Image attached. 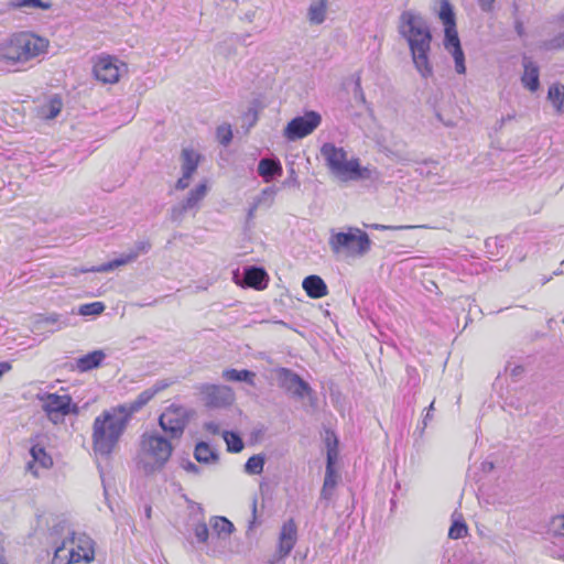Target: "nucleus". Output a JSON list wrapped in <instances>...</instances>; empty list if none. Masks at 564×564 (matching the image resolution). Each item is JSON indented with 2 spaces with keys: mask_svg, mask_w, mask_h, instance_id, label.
<instances>
[{
  "mask_svg": "<svg viewBox=\"0 0 564 564\" xmlns=\"http://www.w3.org/2000/svg\"><path fill=\"white\" fill-rule=\"evenodd\" d=\"M399 33L406 40L415 69L423 78L433 76L430 62L432 34L426 21L412 11L400 17Z\"/></svg>",
  "mask_w": 564,
  "mask_h": 564,
  "instance_id": "f257e3e1",
  "label": "nucleus"
},
{
  "mask_svg": "<svg viewBox=\"0 0 564 564\" xmlns=\"http://www.w3.org/2000/svg\"><path fill=\"white\" fill-rule=\"evenodd\" d=\"M130 419L123 408H112L98 415L93 424V448L100 456H110L123 435Z\"/></svg>",
  "mask_w": 564,
  "mask_h": 564,
  "instance_id": "f03ea898",
  "label": "nucleus"
},
{
  "mask_svg": "<svg viewBox=\"0 0 564 564\" xmlns=\"http://www.w3.org/2000/svg\"><path fill=\"white\" fill-rule=\"evenodd\" d=\"M171 441L158 432H144L140 436L135 465L145 475L161 471L173 453Z\"/></svg>",
  "mask_w": 564,
  "mask_h": 564,
  "instance_id": "7ed1b4c3",
  "label": "nucleus"
},
{
  "mask_svg": "<svg viewBox=\"0 0 564 564\" xmlns=\"http://www.w3.org/2000/svg\"><path fill=\"white\" fill-rule=\"evenodd\" d=\"M48 41L31 32H18L0 43V62L7 65L26 63L45 53Z\"/></svg>",
  "mask_w": 564,
  "mask_h": 564,
  "instance_id": "20e7f679",
  "label": "nucleus"
},
{
  "mask_svg": "<svg viewBox=\"0 0 564 564\" xmlns=\"http://www.w3.org/2000/svg\"><path fill=\"white\" fill-rule=\"evenodd\" d=\"M321 154L332 173L343 180H359L369 175V170L361 167L358 159L347 160V152L334 143H324Z\"/></svg>",
  "mask_w": 564,
  "mask_h": 564,
  "instance_id": "39448f33",
  "label": "nucleus"
},
{
  "mask_svg": "<svg viewBox=\"0 0 564 564\" xmlns=\"http://www.w3.org/2000/svg\"><path fill=\"white\" fill-rule=\"evenodd\" d=\"M65 529H67V536L63 539L59 545H56L55 557L62 556V553L65 551L67 543H70L76 544V549L73 547L69 550L68 563H91L95 558V550L94 541L89 536L83 534L76 538L75 532L68 529L66 521H62L58 524H56L52 529L51 535H57L62 533Z\"/></svg>",
  "mask_w": 564,
  "mask_h": 564,
  "instance_id": "423d86ee",
  "label": "nucleus"
},
{
  "mask_svg": "<svg viewBox=\"0 0 564 564\" xmlns=\"http://www.w3.org/2000/svg\"><path fill=\"white\" fill-rule=\"evenodd\" d=\"M328 245L335 254L345 253L347 256L361 257L370 250L371 240L361 229L348 227L346 232H335L332 230Z\"/></svg>",
  "mask_w": 564,
  "mask_h": 564,
  "instance_id": "0eeeda50",
  "label": "nucleus"
},
{
  "mask_svg": "<svg viewBox=\"0 0 564 564\" xmlns=\"http://www.w3.org/2000/svg\"><path fill=\"white\" fill-rule=\"evenodd\" d=\"M440 19L444 24L445 31L444 46L454 57L456 72L465 74V55L456 30L455 13L449 2H442Z\"/></svg>",
  "mask_w": 564,
  "mask_h": 564,
  "instance_id": "6e6552de",
  "label": "nucleus"
},
{
  "mask_svg": "<svg viewBox=\"0 0 564 564\" xmlns=\"http://www.w3.org/2000/svg\"><path fill=\"white\" fill-rule=\"evenodd\" d=\"M191 412L182 405H170L159 417L161 429L170 438H180L189 422Z\"/></svg>",
  "mask_w": 564,
  "mask_h": 564,
  "instance_id": "1a4fd4ad",
  "label": "nucleus"
},
{
  "mask_svg": "<svg viewBox=\"0 0 564 564\" xmlns=\"http://www.w3.org/2000/svg\"><path fill=\"white\" fill-rule=\"evenodd\" d=\"M41 400L43 401V410L54 423L61 421L65 415L78 411L77 405L72 403V398L68 394L46 393Z\"/></svg>",
  "mask_w": 564,
  "mask_h": 564,
  "instance_id": "9d476101",
  "label": "nucleus"
},
{
  "mask_svg": "<svg viewBox=\"0 0 564 564\" xmlns=\"http://www.w3.org/2000/svg\"><path fill=\"white\" fill-rule=\"evenodd\" d=\"M322 122V117L316 111H307L304 116L293 118L284 129V137L295 141L311 134Z\"/></svg>",
  "mask_w": 564,
  "mask_h": 564,
  "instance_id": "9b49d317",
  "label": "nucleus"
},
{
  "mask_svg": "<svg viewBox=\"0 0 564 564\" xmlns=\"http://www.w3.org/2000/svg\"><path fill=\"white\" fill-rule=\"evenodd\" d=\"M275 372L279 387L292 395L303 399L312 392L310 384L291 369L279 368Z\"/></svg>",
  "mask_w": 564,
  "mask_h": 564,
  "instance_id": "f8f14e48",
  "label": "nucleus"
},
{
  "mask_svg": "<svg viewBox=\"0 0 564 564\" xmlns=\"http://www.w3.org/2000/svg\"><path fill=\"white\" fill-rule=\"evenodd\" d=\"M122 67H126V64L121 63L118 58L102 56L95 63L93 70L97 80L104 84H115L120 78Z\"/></svg>",
  "mask_w": 564,
  "mask_h": 564,
  "instance_id": "ddd939ff",
  "label": "nucleus"
},
{
  "mask_svg": "<svg viewBox=\"0 0 564 564\" xmlns=\"http://www.w3.org/2000/svg\"><path fill=\"white\" fill-rule=\"evenodd\" d=\"M337 438H334L332 443L330 440H327V463H326V471L324 484L321 490V498L328 500L333 496V492L336 488L338 475L335 470V462L337 459Z\"/></svg>",
  "mask_w": 564,
  "mask_h": 564,
  "instance_id": "4468645a",
  "label": "nucleus"
},
{
  "mask_svg": "<svg viewBox=\"0 0 564 564\" xmlns=\"http://www.w3.org/2000/svg\"><path fill=\"white\" fill-rule=\"evenodd\" d=\"M198 389L205 404L209 408L227 406L234 401V392L227 386L202 384Z\"/></svg>",
  "mask_w": 564,
  "mask_h": 564,
  "instance_id": "2eb2a0df",
  "label": "nucleus"
},
{
  "mask_svg": "<svg viewBox=\"0 0 564 564\" xmlns=\"http://www.w3.org/2000/svg\"><path fill=\"white\" fill-rule=\"evenodd\" d=\"M151 249V243L149 241H138L134 246V249L131 250L129 253L122 254L121 257L109 261L107 263H104L98 267H93L89 269H80L76 270L75 274L79 273H86V272H108L111 270H115L118 267L126 265L130 262H133L140 254L147 253Z\"/></svg>",
  "mask_w": 564,
  "mask_h": 564,
  "instance_id": "dca6fc26",
  "label": "nucleus"
},
{
  "mask_svg": "<svg viewBox=\"0 0 564 564\" xmlns=\"http://www.w3.org/2000/svg\"><path fill=\"white\" fill-rule=\"evenodd\" d=\"M171 383L172 382L166 379L159 380L153 384V387L142 391L134 401L118 405V408H123L124 413L129 419H131V416L135 412L140 411L150 400H152L156 393L169 388Z\"/></svg>",
  "mask_w": 564,
  "mask_h": 564,
  "instance_id": "f3484780",
  "label": "nucleus"
},
{
  "mask_svg": "<svg viewBox=\"0 0 564 564\" xmlns=\"http://www.w3.org/2000/svg\"><path fill=\"white\" fill-rule=\"evenodd\" d=\"M297 541V527L293 519L285 521L279 535L278 552L281 558L286 557Z\"/></svg>",
  "mask_w": 564,
  "mask_h": 564,
  "instance_id": "a211bd4d",
  "label": "nucleus"
},
{
  "mask_svg": "<svg viewBox=\"0 0 564 564\" xmlns=\"http://www.w3.org/2000/svg\"><path fill=\"white\" fill-rule=\"evenodd\" d=\"M281 162L275 158H264L259 161L258 174L264 182H271L274 177L282 175Z\"/></svg>",
  "mask_w": 564,
  "mask_h": 564,
  "instance_id": "6ab92c4d",
  "label": "nucleus"
},
{
  "mask_svg": "<svg viewBox=\"0 0 564 564\" xmlns=\"http://www.w3.org/2000/svg\"><path fill=\"white\" fill-rule=\"evenodd\" d=\"M302 286L312 299H321L328 293L326 283L321 276L315 274L306 276L303 280Z\"/></svg>",
  "mask_w": 564,
  "mask_h": 564,
  "instance_id": "aec40b11",
  "label": "nucleus"
},
{
  "mask_svg": "<svg viewBox=\"0 0 564 564\" xmlns=\"http://www.w3.org/2000/svg\"><path fill=\"white\" fill-rule=\"evenodd\" d=\"M524 73L522 75V84L531 91L538 90L540 86L539 67L528 57L523 58Z\"/></svg>",
  "mask_w": 564,
  "mask_h": 564,
  "instance_id": "412c9836",
  "label": "nucleus"
},
{
  "mask_svg": "<svg viewBox=\"0 0 564 564\" xmlns=\"http://www.w3.org/2000/svg\"><path fill=\"white\" fill-rule=\"evenodd\" d=\"M243 279L248 286L261 290L267 286L268 274L262 268L249 267L245 270Z\"/></svg>",
  "mask_w": 564,
  "mask_h": 564,
  "instance_id": "4be33fe9",
  "label": "nucleus"
},
{
  "mask_svg": "<svg viewBox=\"0 0 564 564\" xmlns=\"http://www.w3.org/2000/svg\"><path fill=\"white\" fill-rule=\"evenodd\" d=\"M106 358V354L102 350H94L87 355L79 357L76 360V368L80 372H86L98 368L104 359Z\"/></svg>",
  "mask_w": 564,
  "mask_h": 564,
  "instance_id": "5701e85b",
  "label": "nucleus"
},
{
  "mask_svg": "<svg viewBox=\"0 0 564 564\" xmlns=\"http://www.w3.org/2000/svg\"><path fill=\"white\" fill-rule=\"evenodd\" d=\"M194 457L199 463H216L218 460V453L206 442H199L195 446Z\"/></svg>",
  "mask_w": 564,
  "mask_h": 564,
  "instance_id": "b1692460",
  "label": "nucleus"
},
{
  "mask_svg": "<svg viewBox=\"0 0 564 564\" xmlns=\"http://www.w3.org/2000/svg\"><path fill=\"white\" fill-rule=\"evenodd\" d=\"M223 378L227 381H243L250 386H254L256 373L247 369H226L223 371Z\"/></svg>",
  "mask_w": 564,
  "mask_h": 564,
  "instance_id": "393cba45",
  "label": "nucleus"
},
{
  "mask_svg": "<svg viewBox=\"0 0 564 564\" xmlns=\"http://www.w3.org/2000/svg\"><path fill=\"white\" fill-rule=\"evenodd\" d=\"M200 155L192 149L182 151V172L193 175L198 166Z\"/></svg>",
  "mask_w": 564,
  "mask_h": 564,
  "instance_id": "a878e982",
  "label": "nucleus"
},
{
  "mask_svg": "<svg viewBox=\"0 0 564 564\" xmlns=\"http://www.w3.org/2000/svg\"><path fill=\"white\" fill-rule=\"evenodd\" d=\"M547 98L555 107L556 112L558 115H562L564 102V85L553 84L552 86H550Z\"/></svg>",
  "mask_w": 564,
  "mask_h": 564,
  "instance_id": "bb28decb",
  "label": "nucleus"
},
{
  "mask_svg": "<svg viewBox=\"0 0 564 564\" xmlns=\"http://www.w3.org/2000/svg\"><path fill=\"white\" fill-rule=\"evenodd\" d=\"M326 2H312L307 10V18L312 24H321L326 19Z\"/></svg>",
  "mask_w": 564,
  "mask_h": 564,
  "instance_id": "cd10ccee",
  "label": "nucleus"
},
{
  "mask_svg": "<svg viewBox=\"0 0 564 564\" xmlns=\"http://www.w3.org/2000/svg\"><path fill=\"white\" fill-rule=\"evenodd\" d=\"M207 185L198 184L194 189L188 193V196L183 200V203L189 208H196L199 203L204 199L207 194Z\"/></svg>",
  "mask_w": 564,
  "mask_h": 564,
  "instance_id": "c85d7f7f",
  "label": "nucleus"
},
{
  "mask_svg": "<svg viewBox=\"0 0 564 564\" xmlns=\"http://www.w3.org/2000/svg\"><path fill=\"white\" fill-rule=\"evenodd\" d=\"M210 525L219 536H227L235 529L234 524L225 517H213L210 519Z\"/></svg>",
  "mask_w": 564,
  "mask_h": 564,
  "instance_id": "c756f323",
  "label": "nucleus"
},
{
  "mask_svg": "<svg viewBox=\"0 0 564 564\" xmlns=\"http://www.w3.org/2000/svg\"><path fill=\"white\" fill-rule=\"evenodd\" d=\"M223 436H224V440L227 444V449L231 453H239L242 451L243 448V442L241 440V437L235 433V432H229V431H225L223 433Z\"/></svg>",
  "mask_w": 564,
  "mask_h": 564,
  "instance_id": "7c9ffc66",
  "label": "nucleus"
},
{
  "mask_svg": "<svg viewBox=\"0 0 564 564\" xmlns=\"http://www.w3.org/2000/svg\"><path fill=\"white\" fill-rule=\"evenodd\" d=\"M264 457L262 455L251 456L246 465L245 471L249 475H260L263 471Z\"/></svg>",
  "mask_w": 564,
  "mask_h": 564,
  "instance_id": "2f4dec72",
  "label": "nucleus"
},
{
  "mask_svg": "<svg viewBox=\"0 0 564 564\" xmlns=\"http://www.w3.org/2000/svg\"><path fill=\"white\" fill-rule=\"evenodd\" d=\"M30 453L33 457V460L40 463V465L43 467H48L53 463L51 456H48L44 447L40 445L32 446Z\"/></svg>",
  "mask_w": 564,
  "mask_h": 564,
  "instance_id": "473e14b6",
  "label": "nucleus"
},
{
  "mask_svg": "<svg viewBox=\"0 0 564 564\" xmlns=\"http://www.w3.org/2000/svg\"><path fill=\"white\" fill-rule=\"evenodd\" d=\"M549 532L555 538H564V513L552 517Z\"/></svg>",
  "mask_w": 564,
  "mask_h": 564,
  "instance_id": "72a5a7b5",
  "label": "nucleus"
},
{
  "mask_svg": "<svg viewBox=\"0 0 564 564\" xmlns=\"http://www.w3.org/2000/svg\"><path fill=\"white\" fill-rule=\"evenodd\" d=\"M106 306L102 302H93L79 306L78 313L83 316L100 315Z\"/></svg>",
  "mask_w": 564,
  "mask_h": 564,
  "instance_id": "f704fd0d",
  "label": "nucleus"
},
{
  "mask_svg": "<svg viewBox=\"0 0 564 564\" xmlns=\"http://www.w3.org/2000/svg\"><path fill=\"white\" fill-rule=\"evenodd\" d=\"M468 532V528L464 521L454 520L449 528L448 536L453 540L464 538Z\"/></svg>",
  "mask_w": 564,
  "mask_h": 564,
  "instance_id": "c9c22d12",
  "label": "nucleus"
},
{
  "mask_svg": "<svg viewBox=\"0 0 564 564\" xmlns=\"http://www.w3.org/2000/svg\"><path fill=\"white\" fill-rule=\"evenodd\" d=\"M47 107V112L44 113V116L47 119H54L57 117L62 110V100L59 97L54 96L50 99Z\"/></svg>",
  "mask_w": 564,
  "mask_h": 564,
  "instance_id": "e433bc0d",
  "label": "nucleus"
},
{
  "mask_svg": "<svg viewBox=\"0 0 564 564\" xmlns=\"http://www.w3.org/2000/svg\"><path fill=\"white\" fill-rule=\"evenodd\" d=\"M193 531L198 543H206L208 541L209 530L205 522L196 523Z\"/></svg>",
  "mask_w": 564,
  "mask_h": 564,
  "instance_id": "4c0bfd02",
  "label": "nucleus"
},
{
  "mask_svg": "<svg viewBox=\"0 0 564 564\" xmlns=\"http://www.w3.org/2000/svg\"><path fill=\"white\" fill-rule=\"evenodd\" d=\"M188 210H189V208L183 202H181L177 205H174L170 212L171 221L180 223L183 219V216L185 215V213Z\"/></svg>",
  "mask_w": 564,
  "mask_h": 564,
  "instance_id": "58836bf2",
  "label": "nucleus"
},
{
  "mask_svg": "<svg viewBox=\"0 0 564 564\" xmlns=\"http://www.w3.org/2000/svg\"><path fill=\"white\" fill-rule=\"evenodd\" d=\"M217 138L223 145H228L232 139V131L230 126H219L217 128Z\"/></svg>",
  "mask_w": 564,
  "mask_h": 564,
  "instance_id": "ea45409f",
  "label": "nucleus"
},
{
  "mask_svg": "<svg viewBox=\"0 0 564 564\" xmlns=\"http://www.w3.org/2000/svg\"><path fill=\"white\" fill-rule=\"evenodd\" d=\"M544 47L547 50H560L564 48V32L555 35L553 39L544 43Z\"/></svg>",
  "mask_w": 564,
  "mask_h": 564,
  "instance_id": "a19ab883",
  "label": "nucleus"
},
{
  "mask_svg": "<svg viewBox=\"0 0 564 564\" xmlns=\"http://www.w3.org/2000/svg\"><path fill=\"white\" fill-rule=\"evenodd\" d=\"M369 227L373 228L376 230H405V229L416 228V226H409V225L388 226V225H381V224H372Z\"/></svg>",
  "mask_w": 564,
  "mask_h": 564,
  "instance_id": "79ce46f5",
  "label": "nucleus"
},
{
  "mask_svg": "<svg viewBox=\"0 0 564 564\" xmlns=\"http://www.w3.org/2000/svg\"><path fill=\"white\" fill-rule=\"evenodd\" d=\"M13 7H34L41 8L43 10H48L51 8V2H11Z\"/></svg>",
  "mask_w": 564,
  "mask_h": 564,
  "instance_id": "37998d69",
  "label": "nucleus"
},
{
  "mask_svg": "<svg viewBox=\"0 0 564 564\" xmlns=\"http://www.w3.org/2000/svg\"><path fill=\"white\" fill-rule=\"evenodd\" d=\"M193 175L182 172V176L176 182V189H185L188 187Z\"/></svg>",
  "mask_w": 564,
  "mask_h": 564,
  "instance_id": "c03bdc74",
  "label": "nucleus"
},
{
  "mask_svg": "<svg viewBox=\"0 0 564 564\" xmlns=\"http://www.w3.org/2000/svg\"><path fill=\"white\" fill-rule=\"evenodd\" d=\"M61 321V315L56 314V313H53V314H50L45 317H40L36 323L37 324H41V323H44V324H56Z\"/></svg>",
  "mask_w": 564,
  "mask_h": 564,
  "instance_id": "a18cd8bd",
  "label": "nucleus"
},
{
  "mask_svg": "<svg viewBox=\"0 0 564 564\" xmlns=\"http://www.w3.org/2000/svg\"><path fill=\"white\" fill-rule=\"evenodd\" d=\"M355 97H356V99H358L360 102H362V104H365V102H366L365 94H364V91H362L361 84H360V78H359V77L357 78L356 84H355Z\"/></svg>",
  "mask_w": 564,
  "mask_h": 564,
  "instance_id": "49530a36",
  "label": "nucleus"
},
{
  "mask_svg": "<svg viewBox=\"0 0 564 564\" xmlns=\"http://www.w3.org/2000/svg\"><path fill=\"white\" fill-rule=\"evenodd\" d=\"M183 468L187 471V473H191V474H194V475H198L200 469L199 467L194 464L193 462L191 460H187L185 464H183Z\"/></svg>",
  "mask_w": 564,
  "mask_h": 564,
  "instance_id": "de8ad7c7",
  "label": "nucleus"
},
{
  "mask_svg": "<svg viewBox=\"0 0 564 564\" xmlns=\"http://www.w3.org/2000/svg\"><path fill=\"white\" fill-rule=\"evenodd\" d=\"M205 430L214 435L219 434L220 429L216 422H207L204 425Z\"/></svg>",
  "mask_w": 564,
  "mask_h": 564,
  "instance_id": "09e8293b",
  "label": "nucleus"
},
{
  "mask_svg": "<svg viewBox=\"0 0 564 564\" xmlns=\"http://www.w3.org/2000/svg\"><path fill=\"white\" fill-rule=\"evenodd\" d=\"M433 410H434V402H432V403L430 404V406L427 408V412H426V414H425V416H424V419H423V426H422V430H424V429L426 427V425H427V422H429L430 420H432V411H433Z\"/></svg>",
  "mask_w": 564,
  "mask_h": 564,
  "instance_id": "8fccbe9b",
  "label": "nucleus"
},
{
  "mask_svg": "<svg viewBox=\"0 0 564 564\" xmlns=\"http://www.w3.org/2000/svg\"><path fill=\"white\" fill-rule=\"evenodd\" d=\"M514 28L519 36L524 34L523 23L519 19H516Z\"/></svg>",
  "mask_w": 564,
  "mask_h": 564,
  "instance_id": "3c124183",
  "label": "nucleus"
},
{
  "mask_svg": "<svg viewBox=\"0 0 564 564\" xmlns=\"http://www.w3.org/2000/svg\"><path fill=\"white\" fill-rule=\"evenodd\" d=\"M11 369V365L7 361L0 362V378L3 376L4 372L9 371Z\"/></svg>",
  "mask_w": 564,
  "mask_h": 564,
  "instance_id": "603ef678",
  "label": "nucleus"
},
{
  "mask_svg": "<svg viewBox=\"0 0 564 564\" xmlns=\"http://www.w3.org/2000/svg\"><path fill=\"white\" fill-rule=\"evenodd\" d=\"M523 367L522 366H516L512 370H511V375L512 376H519L523 372Z\"/></svg>",
  "mask_w": 564,
  "mask_h": 564,
  "instance_id": "864d4df0",
  "label": "nucleus"
},
{
  "mask_svg": "<svg viewBox=\"0 0 564 564\" xmlns=\"http://www.w3.org/2000/svg\"><path fill=\"white\" fill-rule=\"evenodd\" d=\"M256 517H257V500L254 499L253 503H252V521H251L250 527L254 523Z\"/></svg>",
  "mask_w": 564,
  "mask_h": 564,
  "instance_id": "5fc2aeb1",
  "label": "nucleus"
},
{
  "mask_svg": "<svg viewBox=\"0 0 564 564\" xmlns=\"http://www.w3.org/2000/svg\"><path fill=\"white\" fill-rule=\"evenodd\" d=\"M484 470H492L494 469V463H484Z\"/></svg>",
  "mask_w": 564,
  "mask_h": 564,
  "instance_id": "6e6d98bb",
  "label": "nucleus"
},
{
  "mask_svg": "<svg viewBox=\"0 0 564 564\" xmlns=\"http://www.w3.org/2000/svg\"><path fill=\"white\" fill-rule=\"evenodd\" d=\"M491 3L492 2H482V10L489 11L491 9Z\"/></svg>",
  "mask_w": 564,
  "mask_h": 564,
  "instance_id": "4d7b16f0",
  "label": "nucleus"
},
{
  "mask_svg": "<svg viewBox=\"0 0 564 564\" xmlns=\"http://www.w3.org/2000/svg\"><path fill=\"white\" fill-rule=\"evenodd\" d=\"M253 17H254V13L253 12H248L246 13V19L251 22L253 20Z\"/></svg>",
  "mask_w": 564,
  "mask_h": 564,
  "instance_id": "13d9d810",
  "label": "nucleus"
},
{
  "mask_svg": "<svg viewBox=\"0 0 564 564\" xmlns=\"http://www.w3.org/2000/svg\"><path fill=\"white\" fill-rule=\"evenodd\" d=\"M256 208H257V206L254 205V206H252V207L249 209V212H248V217H249V218H252V217H253V213H254Z\"/></svg>",
  "mask_w": 564,
  "mask_h": 564,
  "instance_id": "bf43d9fd",
  "label": "nucleus"
},
{
  "mask_svg": "<svg viewBox=\"0 0 564 564\" xmlns=\"http://www.w3.org/2000/svg\"><path fill=\"white\" fill-rule=\"evenodd\" d=\"M145 514H147L148 518L151 517V507H147L145 508Z\"/></svg>",
  "mask_w": 564,
  "mask_h": 564,
  "instance_id": "052dcab7",
  "label": "nucleus"
},
{
  "mask_svg": "<svg viewBox=\"0 0 564 564\" xmlns=\"http://www.w3.org/2000/svg\"><path fill=\"white\" fill-rule=\"evenodd\" d=\"M275 324H280V325H283V326H288L285 322L283 321H276Z\"/></svg>",
  "mask_w": 564,
  "mask_h": 564,
  "instance_id": "680f3d73",
  "label": "nucleus"
},
{
  "mask_svg": "<svg viewBox=\"0 0 564 564\" xmlns=\"http://www.w3.org/2000/svg\"><path fill=\"white\" fill-rule=\"evenodd\" d=\"M0 564H8L3 558H0Z\"/></svg>",
  "mask_w": 564,
  "mask_h": 564,
  "instance_id": "e2e57ef3",
  "label": "nucleus"
},
{
  "mask_svg": "<svg viewBox=\"0 0 564 564\" xmlns=\"http://www.w3.org/2000/svg\"><path fill=\"white\" fill-rule=\"evenodd\" d=\"M513 7H514V12H517L518 11V6L514 4Z\"/></svg>",
  "mask_w": 564,
  "mask_h": 564,
  "instance_id": "0e129e2a",
  "label": "nucleus"
},
{
  "mask_svg": "<svg viewBox=\"0 0 564 564\" xmlns=\"http://www.w3.org/2000/svg\"><path fill=\"white\" fill-rule=\"evenodd\" d=\"M562 264H564V260L562 261Z\"/></svg>",
  "mask_w": 564,
  "mask_h": 564,
  "instance_id": "69168bd1",
  "label": "nucleus"
}]
</instances>
